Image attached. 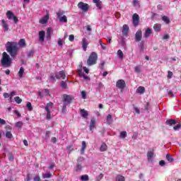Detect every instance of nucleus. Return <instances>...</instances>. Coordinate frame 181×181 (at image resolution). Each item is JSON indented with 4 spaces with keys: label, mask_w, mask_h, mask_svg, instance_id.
Here are the masks:
<instances>
[{
    "label": "nucleus",
    "mask_w": 181,
    "mask_h": 181,
    "mask_svg": "<svg viewBox=\"0 0 181 181\" xmlns=\"http://www.w3.org/2000/svg\"><path fill=\"white\" fill-rule=\"evenodd\" d=\"M6 52L9 53L10 56L12 57H16V55L18 54V50L19 49L16 42H8L6 44Z\"/></svg>",
    "instance_id": "obj_1"
},
{
    "label": "nucleus",
    "mask_w": 181,
    "mask_h": 181,
    "mask_svg": "<svg viewBox=\"0 0 181 181\" xmlns=\"http://www.w3.org/2000/svg\"><path fill=\"white\" fill-rule=\"evenodd\" d=\"M12 64V58L6 52H4L1 59V65L4 67H9Z\"/></svg>",
    "instance_id": "obj_2"
},
{
    "label": "nucleus",
    "mask_w": 181,
    "mask_h": 181,
    "mask_svg": "<svg viewBox=\"0 0 181 181\" xmlns=\"http://www.w3.org/2000/svg\"><path fill=\"white\" fill-rule=\"evenodd\" d=\"M97 59H98V57L97 56V53L95 52H92L88 60H87V64L88 66H93L94 64H97Z\"/></svg>",
    "instance_id": "obj_3"
},
{
    "label": "nucleus",
    "mask_w": 181,
    "mask_h": 181,
    "mask_svg": "<svg viewBox=\"0 0 181 181\" xmlns=\"http://www.w3.org/2000/svg\"><path fill=\"white\" fill-rule=\"evenodd\" d=\"M78 73L80 77H82L85 80H88L90 78L87 76V75H86V74H88V73H89L88 69L86 66H83V68L78 69ZM84 73H86V74Z\"/></svg>",
    "instance_id": "obj_4"
},
{
    "label": "nucleus",
    "mask_w": 181,
    "mask_h": 181,
    "mask_svg": "<svg viewBox=\"0 0 181 181\" xmlns=\"http://www.w3.org/2000/svg\"><path fill=\"white\" fill-rule=\"evenodd\" d=\"M52 108H53L52 103H49L45 106V111L47 112V119H50L52 118V115H51Z\"/></svg>",
    "instance_id": "obj_5"
},
{
    "label": "nucleus",
    "mask_w": 181,
    "mask_h": 181,
    "mask_svg": "<svg viewBox=\"0 0 181 181\" xmlns=\"http://www.w3.org/2000/svg\"><path fill=\"white\" fill-rule=\"evenodd\" d=\"M74 100V98L73 95H63V101L64 104H66L69 105V104H71V101Z\"/></svg>",
    "instance_id": "obj_6"
},
{
    "label": "nucleus",
    "mask_w": 181,
    "mask_h": 181,
    "mask_svg": "<svg viewBox=\"0 0 181 181\" xmlns=\"http://www.w3.org/2000/svg\"><path fill=\"white\" fill-rule=\"evenodd\" d=\"M78 8L83 12H87V11H88V9L90 8V6H88V4H85L81 1L78 4Z\"/></svg>",
    "instance_id": "obj_7"
},
{
    "label": "nucleus",
    "mask_w": 181,
    "mask_h": 181,
    "mask_svg": "<svg viewBox=\"0 0 181 181\" xmlns=\"http://www.w3.org/2000/svg\"><path fill=\"white\" fill-rule=\"evenodd\" d=\"M126 86L125 81L122 79L118 80L116 83V87L120 90H124Z\"/></svg>",
    "instance_id": "obj_8"
},
{
    "label": "nucleus",
    "mask_w": 181,
    "mask_h": 181,
    "mask_svg": "<svg viewBox=\"0 0 181 181\" xmlns=\"http://www.w3.org/2000/svg\"><path fill=\"white\" fill-rule=\"evenodd\" d=\"M55 77L61 80H64L66 79V73L64 72V71H61L56 74Z\"/></svg>",
    "instance_id": "obj_9"
},
{
    "label": "nucleus",
    "mask_w": 181,
    "mask_h": 181,
    "mask_svg": "<svg viewBox=\"0 0 181 181\" xmlns=\"http://www.w3.org/2000/svg\"><path fill=\"white\" fill-rule=\"evenodd\" d=\"M45 36H46V32H45V30H41L38 33L39 42H40V43L45 42Z\"/></svg>",
    "instance_id": "obj_10"
},
{
    "label": "nucleus",
    "mask_w": 181,
    "mask_h": 181,
    "mask_svg": "<svg viewBox=\"0 0 181 181\" xmlns=\"http://www.w3.org/2000/svg\"><path fill=\"white\" fill-rule=\"evenodd\" d=\"M81 45H82V49L84 52H87V47L88 46V40H87V38L83 37L82 39V42H81Z\"/></svg>",
    "instance_id": "obj_11"
},
{
    "label": "nucleus",
    "mask_w": 181,
    "mask_h": 181,
    "mask_svg": "<svg viewBox=\"0 0 181 181\" xmlns=\"http://www.w3.org/2000/svg\"><path fill=\"white\" fill-rule=\"evenodd\" d=\"M142 40V31L139 30L135 34V41L136 42H141Z\"/></svg>",
    "instance_id": "obj_12"
},
{
    "label": "nucleus",
    "mask_w": 181,
    "mask_h": 181,
    "mask_svg": "<svg viewBox=\"0 0 181 181\" xmlns=\"http://www.w3.org/2000/svg\"><path fill=\"white\" fill-rule=\"evenodd\" d=\"M155 156V153L153 151H150L147 152V160L148 162H153V156Z\"/></svg>",
    "instance_id": "obj_13"
},
{
    "label": "nucleus",
    "mask_w": 181,
    "mask_h": 181,
    "mask_svg": "<svg viewBox=\"0 0 181 181\" xmlns=\"http://www.w3.org/2000/svg\"><path fill=\"white\" fill-rule=\"evenodd\" d=\"M52 34H53V28H48L47 30V35H46L47 40H50L52 39Z\"/></svg>",
    "instance_id": "obj_14"
},
{
    "label": "nucleus",
    "mask_w": 181,
    "mask_h": 181,
    "mask_svg": "<svg viewBox=\"0 0 181 181\" xmlns=\"http://www.w3.org/2000/svg\"><path fill=\"white\" fill-rule=\"evenodd\" d=\"M49 90L47 89H42L41 90V91L39 92V95L40 98H42V97H46L49 95Z\"/></svg>",
    "instance_id": "obj_15"
},
{
    "label": "nucleus",
    "mask_w": 181,
    "mask_h": 181,
    "mask_svg": "<svg viewBox=\"0 0 181 181\" xmlns=\"http://www.w3.org/2000/svg\"><path fill=\"white\" fill-rule=\"evenodd\" d=\"M1 23L4 32H8V30H9V25H8V21H6L5 20H1Z\"/></svg>",
    "instance_id": "obj_16"
},
{
    "label": "nucleus",
    "mask_w": 181,
    "mask_h": 181,
    "mask_svg": "<svg viewBox=\"0 0 181 181\" xmlns=\"http://www.w3.org/2000/svg\"><path fill=\"white\" fill-rule=\"evenodd\" d=\"M95 122H96V119L95 117H93L90 120L89 127H90V130L93 131V129H94V128H95Z\"/></svg>",
    "instance_id": "obj_17"
},
{
    "label": "nucleus",
    "mask_w": 181,
    "mask_h": 181,
    "mask_svg": "<svg viewBox=\"0 0 181 181\" xmlns=\"http://www.w3.org/2000/svg\"><path fill=\"white\" fill-rule=\"evenodd\" d=\"M132 5L136 9H139V8H141V2L139 0H133Z\"/></svg>",
    "instance_id": "obj_18"
},
{
    "label": "nucleus",
    "mask_w": 181,
    "mask_h": 181,
    "mask_svg": "<svg viewBox=\"0 0 181 181\" xmlns=\"http://www.w3.org/2000/svg\"><path fill=\"white\" fill-rule=\"evenodd\" d=\"M151 34H152V28H147L144 33V37L146 39L149 37V36H151Z\"/></svg>",
    "instance_id": "obj_19"
},
{
    "label": "nucleus",
    "mask_w": 181,
    "mask_h": 181,
    "mask_svg": "<svg viewBox=\"0 0 181 181\" xmlns=\"http://www.w3.org/2000/svg\"><path fill=\"white\" fill-rule=\"evenodd\" d=\"M49 21V15L45 16L42 18L40 20V23L42 25L46 24L47 22Z\"/></svg>",
    "instance_id": "obj_20"
},
{
    "label": "nucleus",
    "mask_w": 181,
    "mask_h": 181,
    "mask_svg": "<svg viewBox=\"0 0 181 181\" xmlns=\"http://www.w3.org/2000/svg\"><path fill=\"white\" fill-rule=\"evenodd\" d=\"M129 31V27L127 25H124L122 28V33L124 36H127L128 35V32Z\"/></svg>",
    "instance_id": "obj_21"
},
{
    "label": "nucleus",
    "mask_w": 181,
    "mask_h": 181,
    "mask_svg": "<svg viewBox=\"0 0 181 181\" xmlns=\"http://www.w3.org/2000/svg\"><path fill=\"white\" fill-rule=\"evenodd\" d=\"M87 149V144H86L85 141H82V146L81 148V155H84V152Z\"/></svg>",
    "instance_id": "obj_22"
},
{
    "label": "nucleus",
    "mask_w": 181,
    "mask_h": 181,
    "mask_svg": "<svg viewBox=\"0 0 181 181\" xmlns=\"http://www.w3.org/2000/svg\"><path fill=\"white\" fill-rule=\"evenodd\" d=\"M177 123V122L176 121V119H168V120H166L165 122V124L167 125H169L170 127H172L173 125H175Z\"/></svg>",
    "instance_id": "obj_23"
},
{
    "label": "nucleus",
    "mask_w": 181,
    "mask_h": 181,
    "mask_svg": "<svg viewBox=\"0 0 181 181\" xmlns=\"http://www.w3.org/2000/svg\"><path fill=\"white\" fill-rule=\"evenodd\" d=\"M81 115L83 118H87L88 117V112L84 109L80 110Z\"/></svg>",
    "instance_id": "obj_24"
},
{
    "label": "nucleus",
    "mask_w": 181,
    "mask_h": 181,
    "mask_svg": "<svg viewBox=\"0 0 181 181\" xmlns=\"http://www.w3.org/2000/svg\"><path fill=\"white\" fill-rule=\"evenodd\" d=\"M108 149V146L105 143H103L100 147V152H105Z\"/></svg>",
    "instance_id": "obj_25"
},
{
    "label": "nucleus",
    "mask_w": 181,
    "mask_h": 181,
    "mask_svg": "<svg viewBox=\"0 0 181 181\" xmlns=\"http://www.w3.org/2000/svg\"><path fill=\"white\" fill-rule=\"evenodd\" d=\"M137 94H144L145 93V87L139 86L136 90Z\"/></svg>",
    "instance_id": "obj_26"
},
{
    "label": "nucleus",
    "mask_w": 181,
    "mask_h": 181,
    "mask_svg": "<svg viewBox=\"0 0 181 181\" xmlns=\"http://www.w3.org/2000/svg\"><path fill=\"white\" fill-rule=\"evenodd\" d=\"M93 3L95 4L98 8L101 9L103 3L100 0H93Z\"/></svg>",
    "instance_id": "obj_27"
},
{
    "label": "nucleus",
    "mask_w": 181,
    "mask_h": 181,
    "mask_svg": "<svg viewBox=\"0 0 181 181\" xmlns=\"http://www.w3.org/2000/svg\"><path fill=\"white\" fill-rule=\"evenodd\" d=\"M18 46H20V47H25L26 46V41L25 40V39H21L19 40Z\"/></svg>",
    "instance_id": "obj_28"
},
{
    "label": "nucleus",
    "mask_w": 181,
    "mask_h": 181,
    "mask_svg": "<svg viewBox=\"0 0 181 181\" xmlns=\"http://www.w3.org/2000/svg\"><path fill=\"white\" fill-rule=\"evenodd\" d=\"M106 122H107V124H108L109 125H111V124L113 122V120H112V115H108L107 116Z\"/></svg>",
    "instance_id": "obj_29"
},
{
    "label": "nucleus",
    "mask_w": 181,
    "mask_h": 181,
    "mask_svg": "<svg viewBox=\"0 0 181 181\" xmlns=\"http://www.w3.org/2000/svg\"><path fill=\"white\" fill-rule=\"evenodd\" d=\"M162 21L165 22V23H166L167 25H169V23H170V20L169 19V17L166 16H163L162 17Z\"/></svg>",
    "instance_id": "obj_30"
},
{
    "label": "nucleus",
    "mask_w": 181,
    "mask_h": 181,
    "mask_svg": "<svg viewBox=\"0 0 181 181\" xmlns=\"http://www.w3.org/2000/svg\"><path fill=\"white\" fill-rule=\"evenodd\" d=\"M160 28H162L160 24H155L153 26L155 32H160Z\"/></svg>",
    "instance_id": "obj_31"
},
{
    "label": "nucleus",
    "mask_w": 181,
    "mask_h": 181,
    "mask_svg": "<svg viewBox=\"0 0 181 181\" xmlns=\"http://www.w3.org/2000/svg\"><path fill=\"white\" fill-rule=\"evenodd\" d=\"M134 71L136 74H139L142 71V67L141 66H136L134 67Z\"/></svg>",
    "instance_id": "obj_32"
},
{
    "label": "nucleus",
    "mask_w": 181,
    "mask_h": 181,
    "mask_svg": "<svg viewBox=\"0 0 181 181\" xmlns=\"http://www.w3.org/2000/svg\"><path fill=\"white\" fill-rule=\"evenodd\" d=\"M59 22L62 23H67V16H62V17H59Z\"/></svg>",
    "instance_id": "obj_33"
},
{
    "label": "nucleus",
    "mask_w": 181,
    "mask_h": 181,
    "mask_svg": "<svg viewBox=\"0 0 181 181\" xmlns=\"http://www.w3.org/2000/svg\"><path fill=\"white\" fill-rule=\"evenodd\" d=\"M6 16H7L8 19L11 20L13 18V17L15 16V15H13V13H12V11H8L6 13Z\"/></svg>",
    "instance_id": "obj_34"
},
{
    "label": "nucleus",
    "mask_w": 181,
    "mask_h": 181,
    "mask_svg": "<svg viewBox=\"0 0 181 181\" xmlns=\"http://www.w3.org/2000/svg\"><path fill=\"white\" fill-rule=\"evenodd\" d=\"M127 132L123 131L120 132L119 138H121V139H125L127 138Z\"/></svg>",
    "instance_id": "obj_35"
},
{
    "label": "nucleus",
    "mask_w": 181,
    "mask_h": 181,
    "mask_svg": "<svg viewBox=\"0 0 181 181\" xmlns=\"http://www.w3.org/2000/svg\"><path fill=\"white\" fill-rule=\"evenodd\" d=\"M116 181H125V177L118 175L116 177Z\"/></svg>",
    "instance_id": "obj_36"
},
{
    "label": "nucleus",
    "mask_w": 181,
    "mask_h": 181,
    "mask_svg": "<svg viewBox=\"0 0 181 181\" xmlns=\"http://www.w3.org/2000/svg\"><path fill=\"white\" fill-rule=\"evenodd\" d=\"M23 73H25V69H23V67H21L18 71V76L20 78L23 77Z\"/></svg>",
    "instance_id": "obj_37"
},
{
    "label": "nucleus",
    "mask_w": 181,
    "mask_h": 181,
    "mask_svg": "<svg viewBox=\"0 0 181 181\" xmlns=\"http://www.w3.org/2000/svg\"><path fill=\"white\" fill-rule=\"evenodd\" d=\"M117 55L119 57V59H121V60H122V59H124V52H122V51L121 49H119L117 51Z\"/></svg>",
    "instance_id": "obj_38"
},
{
    "label": "nucleus",
    "mask_w": 181,
    "mask_h": 181,
    "mask_svg": "<svg viewBox=\"0 0 181 181\" xmlns=\"http://www.w3.org/2000/svg\"><path fill=\"white\" fill-rule=\"evenodd\" d=\"M99 45L101 46L103 50L107 49V45L104 44L101 40H99Z\"/></svg>",
    "instance_id": "obj_39"
},
{
    "label": "nucleus",
    "mask_w": 181,
    "mask_h": 181,
    "mask_svg": "<svg viewBox=\"0 0 181 181\" xmlns=\"http://www.w3.org/2000/svg\"><path fill=\"white\" fill-rule=\"evenodd\" d=\"M76 172H81V170H83V165L78 163L76 166Z\"/></svg>",
    "instance_id": "obj_40"
},
{
    "label": "nucleus",
    "mask_w": 181,
    "mask_h": 181,
    "mask_svg": "<svg viewBox=\"0 0 181 181\" xmlns=\"http://www.w3.org/2000/svg\"><path fill=\"white\" fill-rule=\"evenodd\" d=\"M42 177L43 179H49V177H52V174L50 173L42 174Z\"/></svg>",
    "instance_id": "obj_41"
},
{
    "label": "nucleus",
    "mask_w": 181,
    "mask_h": 181,
    "mask_svg": "<svg viewBox=\"0 0 181 181\" xmlns=\"http://www.w3.org/2000/svg\"><path fill=\"white\" fill-rule=\"evenodd\" d=\"M63 15H64V11H59L57 13V16L58 18V19L61 17L63 16Z\"/></svg>",
    "instance_id": "obj_42"
},
{
    "label": "nucleus",
    "mask_w": 181,
    "mask_h": 181,
    "mask_svg": "<svg viewBox=\"0 0 181 181\" xmlns=\"http://www.w3.org/2000/svg\"><path fill=\"white\" fill-rule=\"evenodd\" d=\"M14 101H16V104H21V103H22V99L17 96L14 98Z\"/></svg>",
    "instance_id": "obj_43"
},
{
    "label": "nucleus",
    "mask_w": 181,
    "mask_h": 181,
    "mask_svg": "<svg viewBox=\"0 0 181 181\" xmlns=\"http://www.w3.org/2000/svg\"><path fill=\"white\" fill-rule=\"evenodd\" d=\"M13 135H12V132H6V137L8 139H11V138H13Z\"/></svg>",
    "instance_id": "obj_44"
},
{
    "label": "nucleus",
    "mask_w": 181,
    "mask_h": 181,
    "mask_svg": "<svg viewBox=\"0 0 181 181\" xmlns=\"http://www.w3.org/2000/svg\"><path fill=\"white\" fill-rule=\"evenodd\" d=\"M15 126L16 127V128H22V127L23 126V122H17L16 123Z\"/></svg>",
    "instance_id": "obj_45"
},
{
    "label": "nucleus",
    "mask_w": 181,
    "mask_h": 181,
    "mask_svg": "<svg viewBox=\"0 0 181 181\" xmlns=\"http://www.w3.org/2000/svg\"><path fill=\"white\" fill-rule=\"evenodd\" d=\"M166 159L167 160H168V162H173V158H172V156H170V154L166 155Z\"/></svg>",
    "instance_id": "obj_46"
},
{
    "label": "nucleus",
    "mask_w": 181,
    "mask_h": 181,
    "mask_svg": "<svg viewBox=\"0 0 181 181\" xmlns=\"http://www.w3.org/2000/svg\"><path fill=\"white\" fill-rule=\"evenodd\" d=\"M81 180L83 181H88V175H83L81 177Z\"/></svg>",
    "instance_id": "obj_47"
},
{
    "label": "nucleus",
    "mask_w": 181,
    "mask_h": 181,
    "mask_svg": "<svg viewBox=\"0 0 181 181\" xmlns=\"http://www.w3.org/2000/svg\"><path fill=\"white\" fill-rule=\"evenodd\" d=\"M81 97L83 100H86V98H87V93L85 90L81 91Z\"/></svg>",
    "instance_id": "obj_48"
},
{
    "label": "nucleus",
    "mask_w": 181,
    "mask_h": 181,
    "mask_svg": "<svg viewBox=\"0 0 181 181\" xmlns=\"http://www.w3.org/2000/svg\"><path fill=\"white\" fill-rule=\"evenodd\" d=\"M181 128V124L178 123L176 126L173 127L174 131H179Z\"/></svg>",
    "instance_id": "obj_49"
},
{
    "label": "nucleus",
    "mask_w": 181,
    "mask_h": 181,
    "mask_svg": "<svg viewBox=\"0 0 181 181\" xmlns=\"http://www.w3.org/2000/svg\"><path fill=\"white\" fill-rule=\"evenodd\" d=\"M14 95H16V91H12L10 93V103H12V97H14Z\"/></svg>",
    "instance_id": "obj_50"
},
{
    "label": "nucleus",
    "mask_w": 181,
    "mask_h": 181,
    "mask_svg": "<svg viewBox=\"0 0 181 181\" xmlns=\"http://www.w3.org/2000/svg\"><path fill=\"white\" fill-rule=\"evenodd\" d=\"M27 108L29 111H32V110H33V107H32V103H30V102H28L27 103Z\"/></svg>",
    "instance_id": "obj_51"
},
{
    "label": "nucleus",
    "mask_w": 181,
    "mask_h": 181,
    "mask_svg": "<svg viewBox=\"0 0 181 181\" xmlns=\"http://www.w3.org/2000/svg\"><path fill=\"white\" fill-rule=\"evenodd\" d=\"M61 87L62 88H67V83L64 81L61 82Z\"/></svg>",
    "instance_id": "obj_52"
},
{
    "label": "nucleus",
    "mask_w": 181,
    "mask_h": 181,
    "mask_svg": "<svg viewBox=\"0 0 181 181\" xmlns=\"http://www.w3.org/2000/svg\"><path fill=\"white\" fill-rule=\"evenodd\" d=\"M133 21H139V16H138L136 13H134L133 15Z\"/></svg>",
    "instance_id": "obj_53"
},
{
    "label": "nucleus",
    "mask_w": 181,
    "mask_h": 181,
    "mask_svg": "<svg viewBox=\"0 0 181 181\" xmlns=\"http://www.w3.org/2000/svg\"><path fill=\"white\" fill-rule=\"evenodd\" d=\"M67 103H64L63 107H62V112H66L67 110Z\"/></svg>",
    "instance_id": "obj_54"
},
{
    "label": "nucleus",
    "mask_w": 181,
    "mask_h": 181,
    "mask_svg": "<svg viewBox=\"0 0 181 181\" xmlns=\"http://www.w3.org/2000/svg\"><path fill=\"white\" fill-rule=\"evenodd\" d=\"M67 150L70 153V152H73V151H74V147H73V146H69L67 147Z\"/></svg>",
    "instance_id": "obj_55"
},
{
    "label": "nucleus",
    "mask_w": 181,
    "mask_h": 181,
    "mask_svg": "<svg viewBox=\"0 0 181 181\" xmlns=\"http://www.w3.org/2000/svg\"><path fill=\"white\" fill-rule=\"evenodd\" d=\"M6 121H5L4 119L0 118V125H6Z\"/></svg>",
    "instance_id": "obj_56"
},
{
    "label": "nucleus",
    "mask_w": 181,
    "mask_h": 181,
    "mask_svg": "<svg viewBox=\"0 0 181 181\" xmlns=\"http://www.w3.org/2000/svg\"><path fill=\"white\" fill-rule=\"evenodd\" d=\"M3 96L5 98H11V95L8 93H4L3 94Z\"/></svg>",
    "instance_id": "obj_57"
},
{
    "label": "nucleus",
    "mask_w": 181,
    "mask_h": 181,
    "mask_svg": "<svg viewBox=\"0 0 181 181\" xmlns=\"http://www.w3.org/2000/svg\"><path fill=\"white\" fill-rule=\"evenodd\" d=\"M69 42H74V35H70L69 37Z\"/></svg>",
    "instance_id": "obj_58"
},
{
    "label": "nucleus",
    "mask_w": 181,
    "mask_h": 181,
    "mask_svg": "<svg viewBox=\"0 0 181 181\" xmlns=\"http://www.w3.org/2000/svg\"><path fill=\"white\" fill-rule=\"evenodd\" d=\"M138 23H139V20H133L134 26H138Z\"/></svg>",
    "instance_id": "obj_59"
},
{
    "label": "nucleus",
    "mask_w": 181,
    "mask_h": 181,
    "mask_svg": "<svg viewBox=\"0 0 181 181\" xmlns=\"http://www.w3.org/2000/svg\"><path fill=\"white\" fill-rule=\"evenodd\" d=\"M105 64V62H102L99 66L100 69L103 70L104 69V65Z\"/></svg>",
    "instance_id": "obj_60"
},
{
    "label": "nucleus",
    "mask_w": 181,
    "mask_h": 181,
    "mask_svg": "<svg viewBox=\"0 0 181 181\" xmlns=\"http://www.w3.org/2000/svg\"><path fill=\"white\" fill-rule=\"evenodd\" d=\"M173 76V73L172 71H168V78H170Z\"/></svg>",
    "instance_id": "obj_61"
},
{
    "label": "nucleus",
    "mask_w": 181,
    "mask_h": 181,
    "mask_svg": "<svg viewBox=\"0 0 181 181\" xmlns=\"http://www.w3.org/2000/svg\"><path fill=\"white\" fill-rule=\"evenodd\" d=\"M134 111H135V112H136V114H141V111L139 110V109L138 107H134Z\"/></svg>",
    "instance_id": "obj_62"
},
{
    "label": "nucleus",
    "mask_w": 181,
    "mask_h": 181,
    "mask_svg": "<svg viewBox=\"0 0 181 181\" xmlns=\"http://www.w3.org/2000/svg\"><path fill=\"white\" fill-rule=\"evenodd\" d=\"M14 114H16V115H17V117H18V118H21V113H19V112L18 110H14Z\"/></svg>",
    "instance_id": "obj_63"
},
{
    "label": "nucleus",
    "mask_w": 181,
    "mask_h": 181,
    "mask_svg": "<svg viewBox=\"0 0 181 181\" xmlns=\"http://www.w3.org/2000/svg\"><path fill=\"white\" fill-rule=\"evenodd\" d=\"M34 181H40V177L39 175H36L34 177Z\"/></svg>",
    "instance_id": "obj_64"
}]
</instances>
